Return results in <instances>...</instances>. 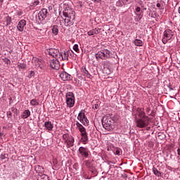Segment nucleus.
<instances>
[{"label":"nucleus","mask_w":180,"mask_h":180,"mask_svg":"<svg viewBox=\"0 0 180 180\" xmlns=\"http://www.w3.org/2000/svg\"><path fill=\"white\" fill-rule=\"evenodd\" d=\"M76 126L80 131V141L83 143V144H86V142L88 141V133L86 132V129H85V127H84V126L79 122H76Z\"/></svg>","instance_id":"nucleus-1"},{"label":"nucleus","mask_w":180,"mask_h":180,"mask_svg":"<svg viewBox=\"0 0 180 180\" xmlns=\"http://www.w3.org/2000/svg\"><path fill=\"white\" fill-rule=\"evenodd\" d=\"M134 122L136 127H139V129H144V127H147L150 124L148 118H139L137 117V115H135Z\"/></svg>","instance_id":"nucleus-2"},{"label":"nucleus","mask_w":180,"mask_h":180,"mask_svg":"<svg viewBox=\"0 0 180 180\" xmlns=\"http://www.w3.org/2000/svg\"><path fill=\"white\" fill-rule=\"evenodd\" d=\"M65 17L64 19L65 26H72L74 25V20L75 19V14L72 11V13H63Z\"/></svg>","instance_id":"nucleus-3"},{"label":"nucleus","mask_w":180,"mask_h":180,"mask_svg":"<svg viewBox=\"0 0 180 180\" xmlns=\"http://www.w3.org/2000/svg\"><path fill=\"white\" fill-rule=\"evenodd\" d=\"M102 124L103 127L105 129L108 130V131H112V124H113V120L111 118H108V117H104L102 120Z\"/></svg>","instance_id":"nucleus-4"},{"label":"nucleus","mask_w":180,"mask_h":180,"mask_svg":"<svg viewBox=\"0 0 180 180\" xmlns=\"http://www.w3.org/2000/svg\"><path fill=\"white\" fill-rule=\"evenodd\" d=\"M66 104L68 108H73L75 105V96L72 92H68L66 94Z\"/></svg>","instance_id":"nucleus-5"},{"label":"nucleus","mask_w":180,"mask_h":180,"mask_svg":"<svg viewBox=\"0 0 180 180\" xmlns=\"http://www.w3.org/2000/svg\"><path fill=\"white\" fill-rule=\"evenodd\" d=\"M172 37H174V32H172V30L169 29L165 30V32H163V37L162 39L163 44H167L169 40H171Z\"/></svg>","instance_id":"nucleus-6"},{"label":"nucleus","mask_w":180,"mask_h":180,"mask_svg":"<svg viewBox=\"0 0 180 180\" xmlns=\"http://www.w3.org/2000/svg\"><path fill=\"white\" fill-rule=\"evenodd\" d=\"M110 57V51L108 49L100 51L96 54V58H101V60H108Z\"/></svg>","instance_id":"nucleus-7"},{"label":"nucleus","mask_w":180,"mask_h":180,"mask_svg":"<svg viewBox=\"0 0 180 180\" xmlns=\"http://www.w3.org/2000/svg\"><path fill=\"white\" fill-rule=\"evenodd\" d=\"M77 120H79L84 126H88L89 124V120L86 117V115H85L84 110H81L78 114Z\"/></svg>","instance_id":"nucleus-8"},{"label":"nucleus","mask_w":180,"mask_h":180,"mask_svg":"<svg viewBox=\"0 0 180 180\" xmlns=\"http://www.w3.org/2000/svg\"><path fill=\"white\" fill-rule=\"evenodd\" d=\"M49 65L53 70H58L60 68V59L51 60Z\"/></svg>","instance_id":"nucleus-9"},{"label":"nucleus","mask_w":180,"mask_h":180,"mask_svg":"<svg viewBox=\"0 0 180 180\" xmlns=\"http://www.w3.org/2000/svg\"><path fill=\"white\" fill-rule=\"evenodd\" d=\"M49 54L55 59L60 58V51L58 49H56L54 48L49 49Z\"/></svg>","instance_id":"nucleus-10"},{"label":"nucleus","mask_w":180,"mask_h":180,"mask_svg":"<svg viewBox=\"0 0 180 180\" xmlns=\"http://www.w3.org/2000/svg\"><path fill=\"white\" fill-rule=\"evenodd\" d=\"M79 153L82 157L84 158H88L89 157V150L87 148L81 146L79 148Z\"/></svg>","instance_id":"nucleus-11"},{"label":"nucleus","mask_w":180,"mask_h":180,"mask_svg":"<svg viewBox=\"0 0 180 180\" xmlns=\"http://www.w3.org/2000/svg\"><path fill=\"white\" fill-rule=\"evenodd\" d=\"M137 115L139 116V119H148V116L146 115V112L141 108H138L136 109V114H135V116L137 117Z\"/></svg>","instance_id":"nucleus-12"},{"label":"nucleus","mask_w":180,"mask_h":180,"mask_svg":"<svg viewBox=\"0 0 180 180\" xmlns=\"http://www.w3.org/2000/svg\"><path fill=\"white\" fill-rule=\"evenodd\" d=\"M48 13L49 12L47 11V8H42L38 14L39 20H44V19H46Z\"/></svg>","instance_id":"nucleus-13"},{"label":"nucleus","mask_w":180,"mask_h":180,"mask_svg":"<svg viewBox=\"0 0 180 180\" xmlns=\"http://www.w3.org/2000/svg\"><path fill=\"white\" fill-rule=\"evenodd\" d=\"M60 78H61L62 81H70L71 79V76L67 72H62L60 75Z\"/></svg>","instance_id":"nucleus-14"},{"label":"nucleus","mask_w":180,"mask_h":180,"mask_svg":"<svg viewBox=\"0 0 180 180\" xmlns=\"http://www.w3.org/2000/svg\"><path fill=\"white\" fill-rule=\"evenodd\" d=\"M68 53L67 51L60 53V58H58L60 61H68Z\"/></svg>","instance_id":"nucleus-15"},{"label":"nucleus","mask_w":180,"mask_h":180,"mask_svg":"<svg viewBox=\"0 0 180 180\" xmlns=\"http://www.w3.org/2000/svg\"><path fill=\"white\" fill-rule=\"evenodd\" d=\"M25 25H26V20H21L17 25L18 30H19V32H23Z\"/></svg>","instance_id":"nucleus-16"},{"label":"nucleus","mask_w":180,"mask_h":180,"mask_svg":"<svg viewBox=\"0 0 180 180\" xmlns=\"http://www.w3.org/2000/svg\"><path fill=\"white\" fill-rule=\"evenodd\" d=\"M74 141H75L74 137L71 136L69 138H68L66 141H65V143L67 144L68 148H70V147L74 146Z\"/></svg>","instance_id":"nucleus-17"},{"label":"nucleus","mask_w":180,"mask_h":180,"mask_svg":"<svg viewBox=\"0 0 180 180\" xmlns=\"http://www.w3.org/2000/svg\"><path fill=\"white\" fill-rule=\"evenodd\" d=\"M44 127L49 131H51V130H53V127H54V126H53V123H51V122L46 121V122H44Z\"/></svg>","instance_id":"nucleus-18"},{"label":"nucleus","mask_w":180,"mask_h":180,"mask_svg":"<svg viewBox=\"0 0 180 180\" xmlns=\"http://www.w3.org/2000/svg\"><path fill=\"white\" fill-rule=\"evenodd\" d=\"M88 36H95V34H99V30L94 28L87 32Z\"/></svg>","instance_id":"nucleus-19"},{"label":"nucleus","mask_w":180,"mask_h":180,"mask_svg":"<svg viewBox=\"0 0 180 180\" xmlns=\"http://www.w3.org/2000/svg\"><path fill=\"white\" fill-rule=\"evenodd\" d=\"M30 116V110H25L23 111L22 115H21L22 119H27Z\"/></svg>","instance_id":"nucleus-20"},{"label":"nucleus","mask_w":180,"mask_h":180,"mask_svg":"<svg viewBox=\"0 0 180 180\" xmlns=\"http://www.w3.org/2000/svg\"><path fill=\"white\" fill-rule=\"evenodd\" d=\"M37 180H49V176L44 174L39 173Z\"/></svg>","instance_id":"nucleus-21"},{"label":"nucleus","mask_w":180,"mask_h":180,"mask_svg":"<svg viewBox=\"0 0 180 180\" xmlns=\"http://www.w3.org/2000/svg\"><path fill=\"white\" fill-rule=\"evenodd\" d=\"M38 5H40V1L36 0L34 2L31 3L30 6L32 9H34V8L37 7Z\"/></svg>","instance_id":"nucleus-22"},{"label":"nucleus","mask_w":180,"mask_h":180,"mask_svg":"<svg viewBox=\"0 0 180 180\" xmlns=\"http://www.w3.org/2000/svg\"><path fill=\"white\" fill-rule=\"evenodd\" d=\"M32 62V63H34V65H35V67H40V62L39 61V58H33Z\"/></svg>","instance_id":"nucleus-23"},{"label":"nucleus","mask_w":180,"mask_h":180,"mask_svg":"<svg viewBox=\"0 0 180 180\" xmlns=\"http://www.w3.org/2000/svg\"><path fill=\"white\" fill-rule=\"evenodd\" d=\"M82 72H83L84 74L86 75L87 78H91V74L89 73V72H88V70H86V68H85L84 66H83L81 70Z\"/></svg>","instance_id":"nucleus-24"},{"label":"nucleus","mask_w":180,"mask_h":180,"mask_svg":"<svg viewBox=\"0 0 180 180\" xmlns=\"http://www.w3.org/2000/svg\"><path fill=\"white\" fill-rule=\"evenodd\" d=\"M153 172L156 175V176H161L163 175V173L160 171H158V169H157L155 167L153 168Z\"/></svg>","instance_id":"nucleus-25"},{"label":"nucleus","mask_w":180,"mask_h":180,"mask_svg":"<svg viewBox=\"0 0 180 180\" xmlns=\"http://www.w3.org/2000/svg\"><path fill=\"white\" fill-rule=\"evenodd\" d=\"M40 103V101L39 100H37L36 98L31 100L30 105L32 106H37Z\"/></svg>","instance_id":"nucleus-26"},{"label":"nucleus","mask_w":180,"mask_h":180,"mask_svg":"<svg viewBox=\"0 0 180 180\" xmlns=\"http://www.w3.org/2000/svg\"><path fill=\"white\" fill-rule=\"evenodd\" d=\"M11 112H13V113L14 114V115H13V117H18V113H19V111L18 110V109H17L16 108H15V107H12V108H11Z\"/></svg>","instance_id":"nucleus-27"},{"label":"nucleus","mask_w":180,"mask_h":180,"mask_svg":"<svg viewBox=\"0 0 180 180\" xmlns=\"http://www.w3.org/2000/svg\"><path fill=\"white\" fill-rule=\"evenodd\" d=\"M52 32L55 36L58 34V27L57 25H54L52 28Z\"/></svg>","instance_id":"nucleus-28"},{"label":"nucleus","mask_w":180,"mask_h":180,"mask_svg":"<svg viewBox=\"0 0 180 180\" xmlns=\"http://www.w3.org/2000/svg\"><path fill=\"white\" fill-rule=\"evenodd\" d=\"M134 43L135 46H138L139 47H141V46H143V41H141L140 39H135L134 41Z\"/></svg>","instance_id":"nucleus-29"},{"label":"nucleus","mask_w":180,"mask_h":180,"mask_svg":"<svg viewBox=\"0 0 180 180\" xmlns=\"http://www.w3.org/2000/svg\"><path fill=\"white\" fill-rule=\"evenodd\" d=\"M125 4H125L124 1H122V0H119V1H117V3H116V6H119V7H122V6H123V5H125Z\"/></svg>","instance_id":"nucleus-30"},{"label":"nucleus","mask_w":180,"mask_h":180,"mask_svg":"<svg viewBox=\"0 0 180 180\" xmlns=\"http://www.w3.org/2000/svg\"><path fill=\"white\" fill-rule=\"evenodd\" d=\"M18 68H20L21 70H25L26 68V64H25V63H19L18 65Z\"/></svg>","instance_id":"nucleus-31"},{"label":"nucleus","mask_w":180,"mask_h":180,"mask_svg":"<svg viewBox=\"0 0 180 180\" xmlns=\"http://www.w3.org/2000/svg\"><path fill=\"white\" fill-rule=\"evenodd\" d=\"M73 50L74 51H75L76 53H79V48L78 47V44H75L73 46Z\"/></svg>","instance_id":"nucleus-32"},{"label":"nucleus","mask_w":180,"mask_h":180,"mask_svg":"<svg viewBox=\"0 0 180 180\" xmlns=\"http://www.w3.org/2000/svg\"><path fill=\"white\" fill-rule=\"evenodd\" d=\"M67 52H68V57L69 58H71V57L74 56V51H67Z\"/></svg>","instance_id":"nucleus-33"},{"label":"nucleus","mask_w":180,"mask_h":180,"mask_svg":"<svg viewBox=\"0 0 180 180\" xmlns=\"http://www.w3.org/2000/svg\"><path fill=\"white\" fill-rule=\"evenodd\" d=\"M122 153V149L116 148L114 151V153L115 155H120V153Z\"/></svg>","instance_id":"nucleus-34"},{"label":"nucleus","mask_w":180,"mask_h":180,"mask_svg":"<svg viewBox=\"0 0 180 180\" xmlns=\"http://www.w3.org/2000/svg\"><path fill=\"white\" fill-rule=\"evenodd\" d=\"M71 136H70L68 134H64L63 135V139L65 141H66L68 139H69Z\"/></svg>","instance_id":"nucleus-35"},{"label":"nucleus","mask_w":180,"mask_h":180,"mask_svg":"<svg viewBox=\"0 0 180 180\" xmlns=\"http://www.w3.org/2000/svg\"><path fill=\"white\" fill-rule=\"evenodd\" d=\"M7 117H8V119H11V117H12V111H8L6 112Z\"/></svg>","instance_id":"nucleus-36"},{"label":"nucleus","mask_w":180,"mask_h":180,"mask_svg":"<svg viewBox=\"0 0 180 180\" xmlns=\"http://www.w3.org/2000/svg\"><path fill=\"white\" fill-rule=\"evenodd\" d=\"M11 22H12V19L11 18H8L7 19V23H6L7 26H9V25H11Z\"/></svg>","instance_id":"nucleus-37"},{"label":"nucleus","mask_w":180,"mask_h":180,"mask_svg":"<svg viewBox=\"0 0 180 180\" xmlns=\"http://www.w3.org/2000/svg\"><path fill=\"white\" fill-rule=\"evenodd\" d=\"M17 15H18V16H22L23 15V12L18 11Z\"/></svg>","instance_id":"nucleus-38"},{"label":"nucleus","mask_w":180,"mask_h":180,"mask_svg":"<svg viewBox=\"0 0 180 180\" xmlns=\"http://www.w3.org/2000/svg\"><path fill=\"white\" fill-rule=\"evenodd\" d=\"M156 6H157V8H162V6H161V4H160V3H158L156 4Z\"/></svg>","instance_id":"nucleus-39"},{"label":"nucleus","mask_w":180,"mask_h":180,"mask_svg":"<svg viewBox=\"0 0 180 180\" xmlns=\"http://www.w3.org/2000/svg\"><path fill=\"white\" fill-rule=\"evenodd\" d=\"M125 4H130V0H124Z\"/></svg>","instance_id":"nucleus-40"},{"label":"nucleus","mask_w":180,"mask_h":180,"mask_svg":"<svg viewBox=\"0 0 180 180\" xmlns=\"http://www.w3.org/2000/svg\"><path fill=\"white\" fill-rule=\"evenodd\" d=\"M140 11H141V8L140 7H136V12H140Z\"/></svg>","instance_id":"nucleus-41"},{"label":"nucleus","mask_w":180,"mask_h":180,"mask_svg":"<svg viewBox=\"0 0 180 180\" xmlns=\"http://www.w3.org/2000/svg\"><path fill=\"white\" fill-rule=\"evenodd\" d=\"M177 154H178V155H180V148L177 149Z\"/></svg>","instance_id":"nucleus-42"},{"label":"nucleus","mask_w":180,"mask_h":180,"mask_svg":"<svg viewBox=\"0 0 180 180\" xmlns=\"http://www.w3.org/2000/svg\"><path fill=\"white\" fill-rule=\"evenodd\" d=\"M91 1H93V2H99V1L101 0H91Z\"/></svg>","instance_id":"nucleus-43"},{"label":"nucleus","mask_w":180,"mask_h":180,"mask_svg":"<svg viewBox=\"0 0 180 180\" xmlns=\"http://www.w3.org/2000/svg\"><path fill=\"white\" fill-rule=\"evenodd\" d=\"M178 13L180 15V6L178 8Z\"/></svg>","instance_id":"nucleus-44"},{"label":"nucleus","mask_w":180,"mask_h":180,"mask_svg":"<svg viewBox=\"0 0 180 180\" xmlns=\"http://www.w3.org/2000/svg\"><path fill=\"white\" fill-rule=\"evenodd\" d=\"M31 75H34V72H31Z\"/></svg>","instance_id":"nucleus-45"},{"label":"nucleus","mask_w":180,"mask_h":180,"mask_svg":"<svg viewBox=\"0 0 180 180\" xmlns=\"http://www.w3.org/2000/svg\"><path fill=\"white\" fill-rule=\"evenodd\" d=\"M4 2V0H0V4H2Z\"/></svg>","instance_id":"nucleus-46"},{"label":"nucleus","mask_w":180,"mask_h":180,"mask_svg":"<svg viewBox=\"0 0 180 180\" xmlns=\"http://www.w3.org/2000/svg\"><path fill=\"white\" fill-rule=\"evenodd\" d=\"M8 63H11V60H8Z\"/></svg>","instance_id":"nucleus-47"},{"label":"nucleus","mask_w":180,"mask_h":180,"mask_svg":"<svg viewBox=\"0 0 180 180\" xmlns=\"http://www.w3.org/2000/svg\"><path fill=\"white\" fill-rule=\"evenodd\" d=\"M1 134L0 133V137H1Z\"/></svg>","instance_id":"nucleus-48"}]
</instances>
